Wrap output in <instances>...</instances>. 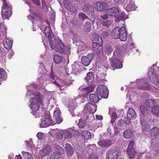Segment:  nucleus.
<instances>
[{"mask_svg": "<svg viewBox=\"0 0 159 159\" xmlns=\"http://www.w3.org/2000/svg\"><path fill=\"white\" fill-rule=\"evenodd\" d=\"M50 45L52 50H55L57 52L68 55L70 53V48L66 47L62 42L58 39H56L54 40H51L50 41Z\"/></svg>", "mask_w": 159, "mask_h": 159, "instance_id": "obj_1", "label": "nucleus"}, {"mask_svg": "<svg viewBox=\"0 0 159 159\" xmlns=\"http://www.w3.org/2000/svg\"><path fill=\"white\" fill-rule=\"evenodd\" d=\"M36 96L31 98V102L30 107L33 112L31 113L33 115H36V111L39 109V104H42L43 100L41 99L42 95L39 92L36 93Z\"/></svg>", "mask_w": 159, "mask_h": 159, "instance_id": "obj_2", "label": "nucleus"}, {"mask_svg": "<svg viewBox=\"0 0 159 159\" xmlns=\"http://www.w3.org/2000/svg\"><path fill=\"white\" fill-rule=\"evenodd\" d=\"M41 122L40 124L41 127H46L54 124V122L50 118L49 113H46L41 120Z\"/></svg>", "mask_w": 159, "mask_h": 159, "instance_id": "obj_3", "label": "nucleus"}, {"mask_svg": "<svg viewBox=\"0 0 159 159\" xmlns=\"http://www.w3.org/2000/svg\"><path fill=\"white\" fill-rule=\"evenodd\" d=\"M97 94L101 98H107L109 92L107 88L104 85H100L97 87L96 90Z\"/></svg>", "mask_w": 159, "mask_h": 159, "instance_id": "obj_4", "label": "nucleus"}, {"mask_svg": "<svg viewBox=\"0 0 159 159\" xmlns=\"http://www.w3.org/2000/svg\"><path fill=\"white\" fill-rule=\"evenodd\" d=\"M107 14L108 15L116 17L117 16L118 19L116 20H118V21L121 20H124V17L123 14H121V16L120 15L118 16L119 14V10L116 7H114L111 8H110L107 11Z\"/></svg>", "mask_w": 159, "mask_h": 159, "instance_id": "obj_5", "label": "nucleus"}, {"mask_svg": "<svg viewBox=\"0 0 159 159\" xmlns=\"http://www.w3.org/2000/svg\"><path fill=\"white\" fill-rule=\"evenodd\" d=\"M134 142L132 141L129 143L127 149V152L129 156V158L131 159L134 157V156L136 153L135 150L134 146Z\"/></svg>", "mask_w": 159, "mask_h": 159, "instance_id": "obj_6", "label": "nucleus"}, {"mask_svg": "<svg viewBox=\"0 0 159 159\" xmlns=\"http://www.w3.org/2000/svg\"><path fill=\"white\" fill-rule=\"evenodd\" d=\"M94 57L93 53H89L86 56H83L81 59L82 64L84 66H88L92 61Z\"/></svg>", "mask_w": 159, "mask_h": 159, "instance_id": "obj_7", "label": "nucleus"}, {"mask_svg": "<svg viewBox=\"0 0 159 159\" xmlns=\"http://www.w3.org/2000/svg\"><path fill=\"white\" fill-rule=\"evenodd\" d=\"M118 158V153L116 150L111 149L107 151L106 159H117Z\"/></svg>", "mask_w": 159, "mask_h": 159, "instance_id": "obj_8", "label": "nucleus"}, {"mask_svg": "<svg viewBox=\"0 0 159 159\" xmlns=\"http://www.w3.org/2000/svg\"><path fill=\"white\" fill-rule=\"evenodd\" d=\"M95 5V9L98 11H103L108 7V5L103 2H96Z\"/></svg>", "mask_w": 159, "mask_h": 159, "instance_id": "obj_9", "label": "nucleus"}, {"mask_svg": "<svg viewBox=\"0 0 159 159\" xmlns=\"http://www.w3.org/2000/svg\"><path fill=\"white\" fill-rule=\"evenodd\" d=\"M94 44L93 45V50L95 52L99 57L103 56V48L102 44H99L95 45Z\"/></svg>", "mask_w": 159, "mask_h": 159, "instance_id": "obj_10", "label": "nucleus"}, {"mask_svg": "<svg viewBox=\"0 0 159 159\" xmlns=\"http://www.w3.org/2000/svg\"><path fill=\"white\" fill-rule=\"evenodd\" d=\"M97 106L89 102L85 106L84 109L88 111L90 113H94L96 111Z\"/></svg>", "mask_w": 159, "mask_h": 159, "instance_id": "obj_11", "label": "nucleus"}, {"mask_svg": "<svg viewBox=\"0 0 159 159\" xmlns=\"http://www.w3.org/2000/svg\"><path fill=\"white\" fill-rule=\"evenodd\" d=\"M44 33L45 35L48 37L49 42L51 40H54L56 39L54 38L53 34L49 26H47L45 28Z\"/></svg>", "mask_w": 159, "mask_h": 159, "instance_id": "obj_12", "label": "nucleus"}, {"mask_svg": "<svg viewBox=\"0 0 159 159\" xmlns=\"http://www.w3.org/2000/svg\"><path fill=\"white\" fill-rule=\"evenodd\" d=\"M111 61L112 66L115 69L121 68L122 67L121 62L116 57H114L111 58Z\"/></svg>", "mask_w": 159, "mask_h": 159, "instance_id": "obj_13", "label": "nucleus"}, {"mask_svg": "<svg viewBox=\"0 0 159 159\" xmlns=\"http://www.w3.org/2000/svg\"><path fill=\"white\" fill-rule=\"evenodd\" d=\"M119 30L120 33H119V37L120 40L122 41H125L127 39V37L126 31L125 28L124 27H121L120 28Z\"/></svg>", "mask_w": 159, "mask_h": 159, "instance_id": "obj_14", "label": "nucleus"}, {"mask_svg": "<svg viewBox=\"0 0 159 159\" xmlns=\"http://www.w3.org/2000/svg\"><path fill=\"white\" fill-rule=\"evenodd\" d=\"M66 152L68 157H70L73 156L74 153V150L72 146L69 143L65 145Z\"/></svg>", "mask_w": 159, "mask_h": 159, "instance_id": "obj_15", "label": "nucleus"}, {"mask_svg": "<svg viewBox=\"0 0 159 159\" xmlns=\"http://www.w3.org/2000/svg\"><path fill=\"white\" fill-rule=\"evenodd\" d=\"M93 45L95 44V45L99 44H102L103 43V41L101 37L96 34H93Z\"/></svg>", "mask_w": 159, "mask_h": 159, "instance_id": "obj_16", "label": "nucleus"}, {"mask_svg": "<svg viewBox=\"0 0 159 159\" xmlns=\"http://www.w3.org/2000/svg\"><path fill=\"white\" fill-rule=\"evenodd\" d=\"M148 76L149 78L150 81L155 85L158 84L157 81L155 77V73L153 70L150 71L148 73Z\"/></svg>", "mask_w": 159, "mask_h": 159, "instance_id": "obj_17", "label": "nucleus"}, {"mask_svg": "<svg viewBox=\"0 0 159 159\" xmlns=\"http://www.w3.org/2000/svg\"><path fill=\"white\" fill-rule=\"evenodd\" d=\"M127 2L129 3L126 7L125 9L128 12H130L134 10L136 8V6L133 0H127Z\"/></svg>", "mask_w": 159, "mask_h": 159, "instance_id": "obj_18", "label": "nucleus"}, {"mask_svg": "<svg viewBox=\"0 0 159 159\" xmlns=\"http://www.w3.org/2000/svg\"><path fill=\"white\" fill-rule=\"evenodd\" d=\"M51 151V149L50 146L48 145L43 149L41 150L40 151L39 153L40 155L43 157L49 155Z\"/></svg>", "mask_w": 159, "mask_h": 159, "instance_id": "obj_19", "label": "nucleus"}, {"mask_svg": "<svg viewBox=\"0 0 159 159\" xmlns=\"http://www.w3.org/2000/svg\"><path fill=\"white\" fill-rule=\"evenodd\" d=\"M140 109L142 114L143 116L148 117L150 116V113L149 111L144 106H140Z\"/></svg>", "mask_w": 159, "mask_h": 159, "instance_id": "obj_20", "label": "nucleus"}, {"mask_svg": "<svg viewBox=\"0 0 159 159\" xmlns=\"http://www.w3.org/2000/svg\"><path fill=\"white\" fill-rule=\"evenodd\" d=\"M136 116V114L134 110L132 108L129 109L127 113V118L130 119H134Z\"/></svg>", "mask_w": 159, "mask_h": 159, "instance_id": "obj_21", "label": "nucleus"}, {"mask_svg": "<svg viewBox=\"0 0 159 159\" xmlns=\"http://www.w3.org/2000/svg\"><path fill=\"white\" fill-rule=\"evenodd\" d=\"M54 116L58 124H60L63 121V118L61 116V113L59 110H56L54 112Z\"/></svg>", "mask_w": 159, "mask_h": 159, "instance_id": "obj_22", "label": "nucleus"}, {"mask_svg": "<svg viewBox=\"0 0 159 159\" xmlns=\"http://www.w3.org/2000/svg\"><path fill=\"white\" fill-rule=\"evenodd\" d=\"M120 27H116L114 28L112 30L111 35L113 38L114 39H118L120 38L119 33Z\"/></svg>", "mask_w": 159, "mask_h": 159, "instance_id": "obj_23", "label": "nucleus"}, {"mask_svg": "<svg viewBox=\"0 0 159 159\" xmlns=\"http://www.w3.org/2000/svg\"><path fill=\"white\" fill-rule=\"evenodd\" d=\"M141 123L144 131L147 132L150 131L151 127L146 121L144 120H141Z\"/></svg>", "mask_w": 159, "mask_h": 159, "instance_id": "obj_24", "label": "nucleus"}, {"mask_svg": "<svg viewBox=\"0 0 159 159\" xmlns=\"http://www.w3.org/2000/svg\"><path fill=\"white\" fill-rule=\"evenodd\" d=\"M3 44L4 48L7 49H10L12 45V41L11 40L6 39L3 41Z\"/></svg>", "mask_w": 159, "mask_h": 159, "instance_id": "obj_25", "label": "nucleus"}, {"mask_svg": "<svg viewBox=\"0 0 159 159\" xmlns=\"http://www.w3.org/2000/svg\"><path fill=\"white\" fill-rule=\"evenodd\" d=\"M98 143L102 147L109 146L112 144V141L109 139L100 141Z\"/></svg>", "mask_w": 159, "mask_h": 159, "instance_id": "obj_26", "label": "nucleus"}, {"mask_svg": "<svg viewBox=\"0 0 159 159\" xmlns=\"http://www.w3.org/2000/svg\"><path fill=\"white\" fill-rule=\"evenodd\" d=\"M152 137H156L159 135V128L157 127H154L150 131Z\"/></svg>", "mask_w": 159, "mask_h": 159, "instance_id": "obj_27", "label": "nucleus"}, {"mask_svg": "<svg viewBox=\"0 0 159 159\" xmlns=\"http://www.w3.org/2000/svg\"><path fill=\"white\" fill-rule=\"evenodd\" d=\"M94 76L93 73L90 72L87 74L86 77L85 78V80L88 83H91L94 80Z\"/></svg>", "mask_w": 159, "mask_h": 159, "instance_id": "obj_28", "label": "nucleus"}, {"mask_svg": "<svg viewBox=\"0 0 159 159\" xmlns=\"http://www.w3.org/2000/svg\"><path fill=\"white\" fill-rule=\"evenodd\" d=\"M138 88L143 90H148L151 89V86L148 83H145L139 85Z\"/></svg>", "mask_w": 159, "mask_h": 159, "instance_id": "obj_29", "label": "nucleus"}, {"mask_svg": "<svg viewBox=\"0 0 159 159\" xmlns=\"http://www.w3.org/2000/svg\"><path fill=\"white\" fill-rule=\"evenodd\" d=\"M89 98L91 101L95 103L98 102L99 100L101 99L98 96V95H96L95 93L90 94Z\"/></svg>", "mask_w": 159, "mask_h": 159, "instance_id": "obj_30", "label": "nucleus"}, {"mask_svg": "<svg viewBox=\"0 0 159 159\" xmlns=\"http://www.w3.org/2000/svg\"><path fill=\"white\" fill-rule=\"evenodd\" d=\"M54 149L56 152V153L58 155H61L64 153L63 148L60 147L59 145H56L54 147Z\"/></svg>", "mask_w": 159, "mask_h": 159, "instance_id": "obj_31", "label": "nucleus"}, {"mask_svg": "<svg viewBox=\"0 0 159 159\" xmlns=\"http://www.w3.org/2000/svg\"><path fill=\"white\" fill-rule=\"evenodd\" d=\"M91 25L89 21H87L85 23L84 28V32L86 34H88L91 30Z\"/></svg>", "mask_w": 159, "mask_h": 159, "instance_id": "obj_32", "label": "nucleus"}, {"mask_svg": "<svg viewBox=\"0 0 159 159\" xmlns=\"http://www.w3.org/2000/svg\"><path fill=\"white\" fill-rule=\"evenodd\" d=\"M3 2L4 6L2 9H5L6 11H8L11 12V9L12 7L11 5L7 3L5 0H3Z\"/></svg>", "mask_w": 159, "mask_h": 159, "instance_id": "obj_33", "label": "nucleus"}, {"mask_svg": "<svg viewBox=\"0 0 159 159\" xmlns=\"http://www.w3.org/2000/svg\"><path fill=\"white\" fill-rule=\"evenodd\" d=\"M105 51L108 55L110 54L113 51V48L111 44H107L105 46Z\"/></svg>", "mask_w": 159, "mask_h": 159, "instance_id": "obj_34", "label": "nucleus"}, {"mask_svg": "<svg viewBox=\"0 0 159 159\" xmlns=\"http://www.w3.org/2000/svg\"><path fill=\"white\" fill-rule=\"evenodd\" d=\"M81 135L84 137V138L87 140L88 139L91 137V134L90 132L86 130L81 131Z\"/></svg>", "mask_w": 159, "mask_h": 159, "instance_id": "obj_35", "label": "nucleus"}, {"mask_svg": "<svg viewBox=\"0 0 159 159\" xmlns=\"http://www.w3.org/2000/svg\"><path fill=\"white\" fill-rule=\"evenodd\" d=\"M30 16L34 20H40L42 17L39 14H38L35 12H33L30 14Z\"/></svg>", "mask_w": 159, "mask_h": 159, "instance_id": "obj_36", "label": "nucleus"}, {"mask_svg": "<svg viewBox=\"0 0 159 159\" xmlns=\"http://www.w3.org/2000/svg\"><path fill=\"white\" fill-rule=\"evenodd\" d=\"M11 12L8 11L5 9H2V16L3 19H7L9 17V14H10Z\"/></svg>", "mask_w": 159, "mask_h": 159, "instance_id": "obj_37", "label": "nucleus"}, {"mask_svg": "<svg viewBox=\"0 0 159 159\" xmlns=\"http://www.w3.org/2000/svg\"><path fill=\"white\" fill-rule=\"evenodd\" d=\"M69 108V110L70 112H72L75 109L76 107V103L75 101L73 100L71 101L69 103L68 106Z\"/></svg>", "mask_w": 159, "mask_h": 159, "instance_id": "obj_38", "label": "nucleus"}, {"mask_svg": "<svg viewBox=\"0 0 159 159\" xmlns=\"http://www.w3.org/2000/svg\"><path fill=\"white\" fill-rule=\"evenodd\" d=\"M63 59V57L57 54L55 55L53 57V59L55 62L57 64L60 63L62 61Z\"/></svg>", "mask_w": 159, "mask_h": 159, "instance_id": "obj_39", "label": "nucleus"}, {"mask_svg": "<svg viewBox=\"0 0 159 159\" xmlns=\"http://www.w3.org/2000/svg\"><path fill=\"white\" fill-rule=\"evenodd\" d=\"M133 134V132L130 129H127L125 131L124 133V137L126 138L129 139L131 138Z\"/></svg>", "mask_w": 159, "mask_h": 159, "instance_id": "obj_40", "label": "nucleus"}, {"mask_svg": "<svg viewBox=\"0 0 159 159\" xmlns=\"http://www.w3.org/2000/svg\"><path fill=\"white\" fill-rule=\"evenodd\" d=\"M92 9V7L89 3L85 4L83 7V10L85 12L91 11Z\"/></svg>", "mask_w": 159, "mask_h": 159, "instance_id": "obj_41", "label": "nucleus"}, {"mask_svg": "<svg viewBox=\"0 0 159 159\" xmlns=\"http://www.w3.org/2000/svg\"><path fill=\"white\" fill-rule=\"evenodd\" d=\"M22 153L23 157L25 159H33L32 155L30 153L22 151Z\"/></svg>", "mask_w": 159, "mask_h": 159, "instance_id": "obj_42", "label": "nucleus"}, {"mask_svg": "<svg viewBox=\"0 0 159 159\" xmlns=\"http://www.w3.org/2000/svg\"><path fill=\"white\" fill-rule=\"evenodd\" d=\"M154 102L153 100H147L145 102V105L148 107H152L154 106Z\"/></svg>", "mask_w": 159, "mask_h": 159, "instance_id": "obj_43", "label": "nucleus"}, {"mask_svg": "<svg viewBox=\"0 0 159 159\" xmlns=\"http://www.w3.org/2000/svg\"><path fill=\"white\" fill-rule=\"evenodd\" d=\"M79 128H84L86 125L85 120L83 118H81L79 120L78 124Z\"/></svg>", "mask_w": 159, "mask_h": 159, "instance_id": "obj_44", "label": "nucleus"}, {"mask_svg": "<svg viewBox=\"0 0 159 159\" xmlns=\"http://www.w3.org/2000/svg\"><path fill=\"white\" fill-rule=\"evenodd\" d=\"M80 69L81 68L79 65L77 63H75L74 64V66L73 67V72L75 74L79 73Z\"/></svg>", "mask_w": 159, "mask_h": 159, "instance_id": "obj_45", "label": "nucleus"}, {"mask_svg": "<svg viewBox=\"0 0 159 159\" xmlns=\"http://www.w3.org/2000/svg\"><path fill=\"white\" fill-rule=\"evenodd\" d=\"M159 106L157 105L153 106L152 109V113L155 115H157L159 113Z\"/></svg>", "mask_w": 159, "mask_h": 159, "instance_id": "obj_46", "label": "nucleus"}, {"mask_svg": "<svg viewBox=\"0 0 159 159\" xmlns=\"http://www.w3.org/2000/svg\"><path fill=\"white\" fill-rule=\"evenodd\" d=\"M55 135L56 137L58 139H61L63 137V134L62 132L56 131L55 132Z\"/></svg>", "mask_w": 159, "mask_h": 159, "instance_id": "obj_47", "label": "nucleus"}, {"mask_svg": "<svg viewBox=\"0 0 159 159\" xmlns=\"http://www.w3.org/2000/svg\"><path fill=\"white\" fill-rule=\"evenodd\" d=\"M79 16L80 19L82 20H83L85 19H89V18L85 14L80 12L79 14Z\"/></svg>", "mask_w": 159, "mask_h": 159, "instance_id": "obj_48", "label": "nucleus"}, {"mask_svg": "<svg viewBox=\"0 0 159 159\" xmlns=\"http://www.w3.org/2000/svg\"><path fill=\"white\" fill-rule=\"evenodd\" d=\"M7 76L6 72L2 68H0V79H4Z\"/></svg>", "mask_w": 159, "mask_h": 159, "instance_id": "obj_49", "label": "nucleus"}, {"mask_svg": "<svg viewBox=\"0 0 159 159\" xmlns=\"http://www.w3.org/2000/svg\"><path fill=\"white\" fill-rule=\"evenodd\" d=\"M94 89L93 87L91 86L89 87H87L83 89V90L87 94H88L89 93L92 92Z\"/></svg>", "mask_w": 159, "mask_h": 159, "instance_id": "obj_50", "label": "nucleus"}, {"mask_svg": "<svg viewBox=\"0 0 159 159\" xmlns=\"http://www.w3.org/2000/svg\"><path fill=\"white\" fill-rule=\"evenodd\" d=\"M63 134L64 135V138L66 139H70L72 137L71 134L69 132L65 131L63 132Z\"/></svg>", "mask_w": 159, "mask_h": 159, "instance_id": "obj_51", "label": "nucleus"}, {"mask_svg": "<svg viewBox=\"0 0 159 159\" xmlns=\"http://www.w3.org/2000/svg\"><path fill=\"white\" fill-rule=\"evenodd\" d=\"M112 20H107L103 22L102 25L104 26L108 27L112 23Z\"/></svg>", "mask_w": 159, "mask_h": 159, "instance_id": "obj_52", "label": "nucleus"}, {"mask_svg": "<svg viewBox=\"0 0 159 159\" xmlns=\"http://www.w3.org/2000/svg\"><path fill=\"white\" fill-rule=\"evenodd\" d=\"M59 155L55 152L51 154L50 157V159H59Z\"/></svg>", "mask_w": 159, "mask_h": 159, "instance_id": "obj_53", "label": "nucleus"}, {"mask_svg": "<svg viewBox=\"0 0 159 159\" xmlns=\"http://www.w3.org/2000/svg\"><path fill=\"white\" fill-rule=\"evenodd\" d=\"M124 124V120L123 119L119 120L117 122V125L120 127H123Z\"/></svg>", "mask_w": 159, "mask_h": 159, "instance_id": "obj_54", "label": "nucleus"}, {"mask_svg": "<svg viewBox=\"0 0 159 159\" xmlns=\"http://www.w3.org/2000/svg\"><path fill=\"white\" fill-rule=\"evenodd\" d=\"M6 54V53L3 50L0 51V56L2 58L4 59Z\"/></svg>", "mask_w": 159, "mask_h": 159, "instance_id": "obj_55", "label": "nucleus"}, {"mask_svg": "<svg viewBox=\"0 0 159 159\" xmlns=\"http://www.w3.org/2000/svg\"><path fill=\"white\" fill-rule=\"evenodd\" d=\"M52 83H53L57 86L61 90H62L61 86V85H60L58 83V82L56 80H54V81H52Z\"/></svg>", "mask_w": 159, "mask_h": 159, "instance_id": "obj_56", "label": "nucleus"}, {"mask_svg": "<svg viewBox=\"0 0 159 159\" xmlns=\"http://www.w3.org/2000/svg\"><path fill=\"white\" fill-rule=\"evenodd\" d=\"M70 10L71 12L74 13H76L77 12V10L75 7H72L70 8Z\"/></svg>", "mask_w": 159, "mask_h": 159, "instance_id": "obj_57", "label": "nucleus"}, {"mask_svg": "<svg viewBox=\"0 0 159 159\" xmlns=\"http://www.w3.org/2000/svg\"><path fill=\"white\" fill-rule=\"evenodd\" d=\"M108 35V33L106 31L103 32L101 34V36L103 38H105Z\"/></svg>", "mask_w": 159, "mask_h": 159, "instance_id": "obj_58", "label": "nucleus"}, {"mask_svg": "<svg viewBox=\"0 0 159 159\" xmlns=\"http://www.w3.org/2000/svg\"><path fill=\"white\" fill-rule=\"evenodd\" d=\"M43 134L41 132H39L37 134V136L39 139H41L43 138Z\"/></svg>", "mask_w": 159, "mask_h": 159, "instance_id": "obj_59", "label": "nucleus"}, {"mask_svg": "<svg viewBox=\"0 0 159 159\" xmlns=\"http://www.w3.org/2000/svg\"><path fill=\"white\" fill-rule=\"evenodd\" d=\"M108 14H105L103 15H102L101 16V17L103 19H106L108 18Z\"/></svg>", "mask_w": 159, "mask_h": 159, "instance_id": "obj_60", "label": "nucleus"}, {"mask_svg": "<svg viewBox=\"0 0 159 159\" xmlns=\"http://www.w3.org/2000/svg\"><path fill=\"white\" fill-rule=\"evenodd\" d=\"M131 119H129V118H126L125 120L124 121V122H125V123L127 124H130L131 123V121L130 120Z\"/></svg>", "mask_w": 159, "mask_h": 159, "instance_id": "obj_61", "label": "nucleus"}, {"mask_svg": "<svg viewBox=\"0 0 159 159\" xmlns=\"http://www.w3.org/2000/svg\"><path fill=\"white\" fill-rule=\"evenodd\" d=\"M50 17L52 19H54L55 17V14L54 12H52L50 15Z\"/></svg>", "mask_w": 159, "mask_h": 159, "instance_id": "obj_62", "label": "nucleus"}, {"mask_svg": "<svg viewBox=\"0 0 159 159\" xmlns=\"http://www.w3.org/2000/svg\"><path fill=\"white\" fill-rule=\"evenodd\" d=\"M33 2L37 5L39 4V0H32Z\"/></svg>", "mask_w": 159, "mask_h": 159, "instance_id": "obj_63", "label": "nucleus"}, {"mask_svg": "<svg viewBox=\"0 0 159 159\" xmlns=\"http://www.w3.org/2000/svg\"><path fill=\"white\" fill-rule=\"evenodd\" d=\"M96 118L98 120H102V116H101L96 115Z\"/></svg>", "mask_w": 159, "mask_h": 159, "instance_id": "obj_64", "label": "nucleus"}]
</instances>
